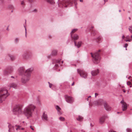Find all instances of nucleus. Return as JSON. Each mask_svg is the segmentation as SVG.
Instances as JSON below:
<instances>
[{
  "label": "nucleus",
  "instance_id": "obj_1",
  "mask_svg": "<svg viewBox=\"0 0 132 132\" xmlns=\"http://www.w3.org/2000/svg\"><path fill=\"white\" fill-rule=\"evenodd\" d=\"M36 107L32 104H29L24 108L23 110V113L27 118L32 116Z\"/></svg>",
  "mask_w": 132,
  "mask_h": 132
},
{
  "label": "nucleus",
  "instance_id": "obj_2",
  "mask_svg": "<svg viewBox=\"0 0 132 132\" xmlns=\"http://www.w3.org/2000/svg\"><path fill=\"white\" fill-rule=\"evenodd\" d=\"M33 70V68H31L26 70L25 73L24 74V77L21 79V81L22 83H26L29 80L30 78L31 73Z\"/></svg>",
  "mask_w": 132,
  "mask_h": 132
},
{
  "label": "nucleus",
  "instance_id": "obj_3",
  "mask_svg": "<svg viewBox=\"0 0 132 132\" xmlns=\"http://www.w3.org/2000/svg\"><path fill=\"white\" fill-rule=\"evenodd\" d=\"M9 95L7 90L4 88L0 90V102L2 103Z\"/></svg>",
  "mask_w": 132,
  "mask_h": 132
},
{
  "label": "nucleus",
  "instance_id": "obj_4",
  "mask_svg": "<svg viewBox=\"0 0 132 132\" xmlns=\"http://www.w3.org/2000/svg\"><path fill=\"white\" fill-rule=\"evenodd\" d=\"M100 51V50H99L98 51L95 52L93 54L92 53H90L93 58V61L94 63L98 64L100 62V57L99 52Z\"/></svg>",
  "mask_w": 132,
  "mask_h": 132
},
{
  "label": "nucleus",
  "instance_id": "obj_5",
  "mask_svg": "<svg viewBox=\"0 0 132 132\" xmlns=\"http://www.w3.org/2000/svg\"><path fill=\"white\" fill-rule=\"evenodd\" d=\"M61 60L59 59L57 60H53L52 61V63L51 64V67H52L53 69L56 70L63 63V61L61 62Z\"/></svg>",
  "mask_w": 132,
  "mask_h": 132
},
{
  "label": "nucleus",
  "instance_id": "obj_6",
  "mask_svg": "<svg viewBox=\"0 0 132 132\" xmlns=\"http://www.w3.org/2000/svg\"><path fill=\"white\" fill-rule=\"evenodd\" d=\"M33 53L30 51H25L22 55V57L23 60H28L31 59L32 57Z\"/></svg>",
  "mask_w": 132,
  "mask_h": 132
},
{
  "label": "nucleus",
  "instance_id": "obj_7",
  "mask_svg": "<svg viewBox=\"0 0 132 132\" xmlns=\"http://www.w3.org/2000/svg\"><path fill=\"white\" fill-rule=\"evenodd\" d=\"M21 105H16L14 107L13 112L14 114L18 116L22 114V110Z\"/></svg>",
  "mask_w": 132,
  "mask_h": 132
},
{
  "label": "nucleus",
  "instance_id": "obj_8",
  "mask_svg": "<svg viewBox=\"0 0 132 132\" xmlns=\"http://www.w3.org/2000/svg\"><path fill=\"white\" fill-rule=\"evenodd\" d=\"M13 71V68L11 66L7 67L3 71V74L4 75L6 76L12 73Z\"/></svg>",
  "mask_w": 132,
  "mask_h": 132
},
{
  "label": "nucleus",
  "instance_id": "obj_9",
  "mask_svg": "<svg viewBox=\"0 0 132 132\" xmlns=\"http://www.w3.org/2000/svg\"><path fill=\"white\" fill-rule=\"evenodd\" d=\"M58 2H57V3L58 4V5L59 7L62 8L67 7L68 5H69L70 3H71L68 1L64 0L61 3H59V0H58Z\"/></svg>",
  "mask_w": 132,
  "mask_h": 132
},
{
  "label": "nucleus",
  "instance_id": "obj_10",
  "mask_svg": "<svg viewBox=\"0 0 132 132\" xmlns=\"http://www.w3.org/2000/svg\"><path fill=\"white\" fill-rule=\"evenodd\" d=\"M79 74L81 77L85 79L87 78V73L81 69H79L77 70Z\"/></svg>",
  "mask_w": 132,
  "mask_h": 132
},
{
  "label": "nucleus",
  "instance_id": "obj_11",
  "mask_svg": "<svg viewBox=\"0 0 132 132\" xmlns=\"http://www.w3.org/2000/svg\"><path fill=\"white\" fill-rule=\"evenodd\" d=\"M121 104L122 110L123 111H126L127 109V105L126 103L125 102L123 99L121 101Z\"/></svg>",
  "mask_w": 132,
  "mask_h": 132
},
{
  "label": "nucleus",
  "instance_id": "obj_12",
  "mask_svg": "<svg viewBox=\"0 0 132 132\" xmlns=\"http://www.w3.org/2000/svg\"><path fill=\"white\" fill-rule=\"evenodd\" d=\"M65 100L68 103L71 104L74 101V99L73 97L68 95L65 96Z\"/></svg>",
  "mask_w": 132,
  "mask_h": 132
},
{
  "label": "nucleus",
  "instance_id": "obj_13",
  "mask_svg": "<svg viewBox=\"0 0 132 132\" xmlns=\"http://www.w3.org/2000/svg\"><path fill=\"white\" fill-rule=\"evenodd\" d=\"M107 117V116L105 115L101 117L99 119V123L101 124H103L104 122L105 119Z\"/></svg>",
  "mask_w": 132,
  "mask_h": 132
},
{
  "label": "nucleus",
  "instance_id": "obj_14",
  "mask_svg": "<svg viewBox=\"0 0 132 132\" xmlns=\"http://www.w3.org/2000/svg\"><path fill=\"white\" fill-rule=\"evenodd\" d=\"M26 71L23 67H21L18 69V72L21 75L25 74Z\"/></svg>",
  "mask_w": 132,
  "mask_h": 132
},
{
  "label": "nucleus",
  "instance_id": "obj_15",
  "mask_svg": "<svg viewBox=\"0 0 132 132\" xmlns=\"http://www.w3.org/2000/svg\"><path fill=\"white\" fill-rule=\"evenodd\" d=\"M9 128V132H13L15 129V126H12L11 125L9 124L8 126Z\"/></svg>",
  "mask_w": 132,
  "mask_h": 132
},
{
  "label": "nucleus",
  "instance_id": "obj_16",
  "mask_svg": "<svg viewBox=\"0 0 132 132\" xmlns=\"http://www.w3.org/2000/svg\"><path fill=\"white\" fill-rule=\"evenodd\" d=\"M15 129L13 132H19L20 130H23L24 129L19 126H15Z\"/></svg>",
  "mask_w": 132,
  "mask_h": 132
},
{
  "label": "nucleus",
  "instance_id": "obj_17",
  "mask_svg": "<svg viewBox=\"0 0 132 132\" xmlns=\"http://www.w3.org/2000/svg\"><path fill=\"white\" fill-rule=\"evenodd\" d=\"M42 119L43 120L45 121H47L48 120L47 115L44 112L43 113L42 117Z\"/></svg>",
  "mask_w": 132,
  "mask_h": 132
},
{
  "label": "nucleus",
  "instance_id": "obj_18",
  "mask_svg": "<svg viewBox=\"0 0 132 132\" xmlns=\"http://www.w3.org/2000/svg\"><path fill=\"white\" fill-rule=\"evenodd\" d=\"M104 106L105 110L108 111H110L111 110V108L106 103L104 104Z\"/></svg>",
  "mask_w": 132,
  "mask_h": 132
},
{
  "label": "nucleus",
  "instance_id": "obj_19",
  "mask_svg": "<svg viewBox=\"0 0 132 132\" xmlns=\"http://www.w3.org/2000/svg\"><path fill=\"white\" fill-rule=\"evenodd\" d=\"M99 73V71L98 69L93 70L91 71V74L93 76H95L98 75Z\"/></svg>",
  "mask_w": 132,
  "mask_h": 132
},
{
  "label": "nucleus",
  "instance_id": "obj_20",
  "mask_svg": "<svg viewBox=\"0 0 132 132\" xmlns=\"http://www.w3.org/2000/svg\"><path fill=\"white\" fill-rule=\"evenodd\" d=\"M71 35L72 38H73L74 40H77L79 38L77 34H75L73 35L71 34Z\"/></svg>",
  "mask_w": 132,
  "mask_h": 132
},
{
  "label": "nucleus",
  "instance_id": "obj_21",
  "mask_svg": "<svg viewBox=\"0 0 132 132\" xmlns=\"http://www.w3.org/2000/svg\"><path fill=\"white\" fill-rule=\"evenodd\" d=\"M10 87H12L15 89H16L18 87V86L16 84L14 83L10 84L9 85Z\"/></svg>",
  "mask_w": 132,
  "mask_h": 132
},
{
  "label": "nucleus",
  "instance_id": "obj_22",
  "mask_svg": "<svg viewBox=\"0 0 132 132\" xmlns=\"http://www.w3.org/2000/svg\"><path fill=\"white\" fill-rule=\"evenodd\" d=\"M75 45V46H76L78 48L80 47L81 46L82 44V42L79 41L78 42V44H77V42L76 41H74Z\"/></svg>",
  "mask_w": 132,
  "mask_h": 132
},
{
  "label": "nucleus",
  "instance_id": "obj_23",
  "mask_svg": "<svg viewBox=\"0 0 132 132\" xmlns=\"http://www.w3.org/2000/svg\"><path fill=\"white\" fill-rule=\"evenodd\" d=\"M56 108L57 110V113L59 114H62V112L60 111L61 108L58 105L56 106Z\"/></svg>",
  "mask_w": 132,
  "mask_h": 132
},
{
  "label": "nucleus",
  "instance_id": "obj_24",
  "mask_svg": "<svg viewBox=\"0 0 132 132\" xmlns=\"http://www.w3.org/2000/svg\"><path fill=\"white\" fill-rule=\"evenodd\" d=\"M57 51L56 50H53L50 55L55 56L57 54Z\"/></svg>",
  "mask_w": 132,
  "mask_h": 132
},
{
  "label": "nucleus",
  "instance_id": "obj_25",
  "mask_svg": "<svg viewBox=\"0 0 132 132\" xmlns=\"http://www.w3.org/2000/svg\"><path fill=\"white\" fill-rule=\"evenodd\" d=\"M76 119L78 121H82L83 119V118L82 116L79 115L78 117L76 118Z\"/></svg>",
  "mask_w": 132,
  "mask_h": 132
},
{
  "label": "nucleus",
  "instance_id": "obj_26",
  "mask_svg": "<svg viewBox=\"0 0 132 132\" xmlns=\"http://www.w3.org/2000/svg\"><path fill=\"white\" fill-rule=\"evenodd\" d=\"M19 40L20 39L19 37H16L14 39V43L16 44H17L19 42Z\"/></svg>",
  "mask_w": 132,
  "mask_h": 132
},
{
  "label": "nucleus",
  "instance_id": "obj_27",
  "mask_svg": "<svg viewBox=\"0 0 132 132\" xmlns=\"http://www.w3.org/2000/svg\"><path fill=\"white\" fill-rule=\"evenodd\" d=\"M130 37L129 36H127L126 38L127 39H125V40L126 42H130L132 40V39H130Z\"/></svg>",
  "mask_w": 132,
  "mask_h": 132
},
{
  "label": "nucleus",
  "instance_id": "obj_28",
  "mask_svg": "<svg viewBox=\"0 0 132 132\" xmlns=\"http://www.w3.org/2000/svg\"><path fill=\"white\" fill-rule=\"evenodd\" d=\"M50 4H53L54 3L53 0H45Z\"/></svg>",
  "mask_w": 132,
  "mask_h": 132
},
{
  "label": "nucleus",
  "instance_id": "obj_29",
  "mask_svg": "<svg viewBox=\"0 0 132 132\" xmlns=\"http://www.w3.org/2000/svg\"><path fill=\"white\" fill-rule=\"evenodd\" d=\"M10 59L12 60H14L15 58V57L13 55H9Z\"/></svg>",
  "mask_w": 132,
  "mask_h": 132
},
{
  "label": "nucleus",
  "instance_id": "obj_30",
  "mask_svg": "<svg viewBox=\"0 0 132 132\" xmlns=\"http://www.w3.org/2000/svg\"><path fill=\"white\" fill-rule=\"evenodd\" d=\"M93 104L95 105H98L100 104L97 101H95L93 102Z\"/></svg>",
  "mask_w": 132,
  "mask_h": 132
},
{
  "label": "nucleus",
  "instance_id": "obj_31",
  "mask_svg": "<svg viewBox=\"0 0 132 132\" xmlns=\"http://www.w3.org/2000/svg\"><path fill=\"white\" fill-rule=\"evenodd\" d=\"M77 29H73L72 31H71V34H72V33H74L75 32H76L77 31Z\"/></svg>",
  "mask_w": 132,
  "mask_h": 132
},
{
  "label": "nucleus",
  "instance_id": "obj_32",
  "mask_svg": "<svg viewBox=\"0 0 132 132\" xmlns=\"http://www.w3.org/2000/svg\"><path fill=\"white\" fill-rule=\"evenodd\" d=\"M60 121H64L65 120V118L63 117H60L59 118Z\"/></svg>",
  "mask_w": 132,
  "mask_h": 132
},
{
  "label": "nucleus",
  "instance_id": "obj_33",
  "mask_svg": "<svg viewBox=\"0 0 132 132\" xmlns=\"http://www.w3.org/2000/svg\"><path fill=\"white\" fill-rule=\"evenodd\" d=\"M36 103L38 105H40V100L38 98H37V99Z\"/></svg>",
  "mask_w": 132,
  "mask_h": 132
},
{
  "label": "nucleus",
  "instance_id": "obj_34",
  "mask_svg": "<svg viewBox=\"0 0 132 132\" xmlns=\"http://www.w3.org/2000/svg\"><path fill=\"white\" fill-rule=\"evenodd\" d=\"M8 7L9 8L13 9L14 8V7L13 5H10L8 6Z\"/></svg>",
  "mask_w": 132,
  "mask_h": 132
},
{
  "label": "nucleus",
  "instance_id": "obj_35",
  "mask_svg": "<svg viewBox=\"0 0 132 132\" xmlns=\"http://www.w3.org/2000/svg\"><path fill=\"white\" fill-rule=\"evenodd\" d=\"M92 34H93L94 35L96 34L97 32L95 30H93L92 31Z\"/></svg>",
  "mask_w": 132,
  "mask_h": 132
},
{
  "label": "nucleus",
  "instance_id": "obj_36",
  "mask_svg": "<svg viewBox=\"0 0 132 132\" xmlns=\"http://www.w3.org/2000/svg\"><path fill=\"white\" fill-rule=\"evenodd\" d=\"M101 40V38L100 37H99L97 38V40H96L98 43H99L100 42V40Z\"/></svg>",
  "mask_w": 132,
  "mask_h": 132
},
{
  "label": "nucleus",
  "instance_id": "obj_37",
  "mask_svg": "<svg viewBox=\"0 0 132 132\" xmlns=\"http://www.w3.org/2000/svg\"><path fill=\"white\" fill-rule=\"evenodd\" d=\"M126 131L127 132H131V129L130 128H127Z\"/></svg>",
  "mask_w": 132,
  "mask_h": 132
},
{
  "label": "nucleus",
  "instance_id": "obj_38",
  "mask_svg": "<svg viewBox=\"0 0 132 132\" xmlns=\"http://www.w3.org/2000/svg\"><path fill=\"white\" fill-rule=\"evenodd\" d=\"M127 85H129L131 84V82L130 81H128L127 82Z\"/></svg>",
  "mask_w": 132,
  "mask_h": 132
},
{
  "label": "nucleus",
  "instance_id": "obj_39",
  "mask_svg": "<svg viewBox=\"0 0 132 132\" xmlns=\"http://www.w3.org/2000/svg\"><path fill=\"white\" fill-rule=\"evenodd\" d=\"M48 83L49 84V87L50 88H51L52 85V84H50L49 82H48Z\"/></svg>",
  "mask_w": 132,
  "mask_h": 132
},
{
  "label": "nucleus",
  "instance_id": "obj_40",
  "mask_svg": "<svg viewBox=\"0 0 132 132\" xmlns=\"http://www.w3.org/2000/svg\"><path fill=\"white\" fill-rule=\"evenodd\" d=\"M24 2L23 1L21 2V4L22 5H24Z\"/></svg>",
  "mask_w": 132,
  "mask_h": 132
},
{
  "label": "nucleus",
  "instance_id": "obj_41",
  "mask_svg": "<svg viewBox=\"0 0 132 132\" xmlns=\"http://www.w3.org/2000/svg\"><path fill=\"white\" fill-rule=\"evenodd\" d=\"M129 30L130 32L132 33V29L130 28H129Z\"/></svg>",
  "mask_w": 132,
  "mask_h": 132
},
{
  "label": "nucleus",
  "instance_id": "obj_42",
  "mask_svg": "<svg viewBox=\"0 0 132 132\" xmlns=\"http://www.w3.org/2000/svg\"><path fill=\"white\" fill-rule=\"evenodd\" d=\"M24 27L25 28V35L26 36V34H27V30H26V27H25V26H24Z\"/></svg>",
  "mask_w": 132,
  "mask_h": 132
},
{
  "label": "nucleus",
  "instance_id": "obj_43",
  "mask_svg": "<svg viewBox=\"0 0 132 132\" xmlns=\"http://www.w3.org/2000/svg\"><path fill=\"white\" fill-rule=\"evenodd\" d=\"M128 46V44L126 43L125 44V46L124 47H125V48H126Z\"/></svg>",
  "mask_w": 132,
  "mask_h": 132
},
{
  "label": "nucleus",
  "instance_id": "obj_44",
  "mask_svg": "<svg viewBox=\"0 0 132 132\" xmlns=\"http://www.w3.org/2000/svg\"><path fill=\"white\" fill-rule=\"evenodd\" d=\"M98 95V94L97 93H95V97H96V96Z\"/></svg>",
  "mask_w": 132,
  "mask_h": 132
},
{
  "label": "nucleus",
  "instance_id": "obj_45",
  "mask_svg": "<svg viewBox=\"0 0 132 132\" xmlns=\"http://www.w3.org/2000/svg\"><path fill=\"white\" fill-rule=\"evenodd\" d=\"M30 128L33 130H34V128L32 127L31 126H30Z\"/></svg>",
  "mask_w": 132,
  "mask_h": 132
},
{
  "label": "nucleus",
  "instance_id": "obj_46",
  "mask_svg": "<svg viewBox=\"0 0 132 132\" xmlns=\"http://www.w3.org/2000/svg\"><path fill=\"white\" fill-rule=\"evenodd\" d=\"M109 132H116L112 130H110L109 131Z\"/></svg>",
  "mask_w": 132,
  "mask_h": 132
},
{
  "label": "nucleus",
  "instance_id": "obj_47",
  "mask_svg": "<svg viewBox=\"0 0 132 132\" xmlns=\"http://www.w3.org/2000/svg\"><path fill=\"white\" fill-rule=\"evenodd\" d=\"M125 38V36L124 35H123L122 37V39H124Z\"/></svg>",
  "mask_w": 132,
  "mask_h": 132
},
{
  "label": "nucleus",
  "instance_id": "obj_48",
  "mask_svg": "<svg viewBox=\"0 0 132 132\" xmlns=\"http://www.w3.org/2000/svg\"><path fill=\"white\" fill-rule=\"evenodd\" d=\"M129 28H130L132 29V26H129Z\"/></svg>",
  "mask_w": 132,
  "mask_h": 132
},
{
  "label": "nucleus",
  "instance_id": "obj_49",
  "mask_svg": "<svg viewBox=\"0 0 132 132\" xmlns=\"http://www.w3.org/2000/svg\"><path fill=\"white\" fill-rule=\"evenodd\" d=\"M74 85V82H73L72 83V84H71V85L72 86H73Z\"/></svg>",
  "mask_w": 132,
  "mask_h": 132
},
{
  "label": "nucleus",
  "instance_id": "obj_50",
  "mask_svg": "<svg viewBox=\"0 0 132 132\" xmlns=\"http://www.w3.org/2000/svg\"><path fill=\"white\" fill-rule=\"evenodd\" d=\"M108 0H104V3H105L106 2L108 1ZM105 3H104V4Z\"/></svg>",
  "mask_w": 132,
  "mask_h": 132
},
{
  "label": "nucleus",
  "instance_id": "obj_51",
  "mask_svg": "<svg viewBox=\"0 0 132 132\" xmlns=\"http://www.w3.org/2000/svg\"><path fill=\"white\" fill-rule=\"evenodd\" d=\"M48 36V37L49 38H51L52 37L50 35H49Z\"/></svg>",
  "mask_w": 132,
  "mask_h": 132
},
{
  "label": "nucleus",
  "instance_id": "obj_52",
  "mask_svg": "<svg viewBox=\"0 0 132 132\" xmlns=\"http://www.w3.org/2000/svg\"><path fill=\"white\" fill-rule=\"evenodd\" d=\"M93 28H94L93 26H92L90 28V30H91V29H93Z\"/></svg>",
  "mask_w": 132,
  "mask_h": 132
},
{
  "label": "nucleus",
  "instance_id": "obj_53",
  "mask_svg": "<svg viewBox=\"0 0 132 132\" xmlns=\"http://www.w3.org/2000/svg\"><path fill=\"white\" fill-rule=\"evenodd\" d=\"M123 91L124 93L126 92V91L125 90L123 89Z\"/></svg>",
  "mask_w": 132,
  "mask_h": 132
},
{
  "label": "nucleus",
  "instance_id": "obj_54",
  "mask_svg": "<svg viewBox=\"0 0 132 132\" xmlns=\"http://www.w3.org/2000/svg\"><path fill=\"white\" fill-rule=\"evenodd\" d=\"M80 1L81 2H83V0H80Z\"/></svg>",
  "mask_w": 132,
  "mask_h": 132
},
{
  "label": "nucleus",
  "instance_id": "obj_55",
  "mask_svg": "<svg viewBox=\"0 0 132 132\" xmlns=\"http://www.w3.org/2000/svg\"><path fill=\"white\" fill-rule=\"evenodd\" d=\"M81 131L82 132H85V131H84L83 130H81Z\"/></svg>",
  "mask_w": 132,
  "mask_h": 132
},
{
  "label": "nucleus",
  "instance_id": "obj_56",
  "mask_svg": "<svg viewBox=\"0 0 132 132\" xmlns=\"http://www.w3.org/2000/svg\"><path fill=\"white\" fill-rule=\"evenodd\" d=\"M21 132H26V130H25L24 131H22Z\"/></svg>",
  "mask_w": 132,
  "mask_h": 132
},
{
  "label": "nucleus",
  "instance_id": "obj_57",
  "mask_svg": "<svg viewBox=\"0 0 132 132\" xmlns=\"http://www.w3.org/2000/svg\"><path fill=\"white\" fill-rule=\"evenodd\" d=\"M121 87L122 88H123L124 87V86H121Z\"/></svg>",
  "mask_w": 132,
  "mask_h": 132
},
{
  "label": "nucleus",
  "instance_id": "obj_58",
  "mask_svg": "<svg viewBox=\"0 0 132 132\" xmlns=\"http://www.w3.org/2000/svg\"><path fill=\"white\" fill-rule=\"evenodd\" d=\"M131 77L130 76H129V77H128V79H130Z\"/></svg>",
  "mask_w": 132,
  "mask_h": 132
},
{
  "label": "nucleus",
  "instance_id": "obj_59",
  "mask_svg": "<svg viewBox=\"0 0 132 132\" xmlns=\"http://www.w3.org/2000/svg\"><path fill=\"white\" fill-rule=\"evenodd\" d=\"M91 97V96H89L88 97V98H89L90 97Z\"/></svg>",
  "mask_w": 132,
  "mask_h": 132
},
{
  "label": "nucleus",
  "instance_id": "obj_60",
  "mask_svg": "<svg viewBox=\"0 0 132 132\" xmlns=\"http://www.w3.org/2000/svg\"><path fill=\"white\" fill-rule=\"evenodd\" d=\"M11 77L12 78H14V77L13 76H11Z\"/></svg>",
  "mask_w": 132,
  "mask_h": 132
},
{
  "label": "nucleus",
  "instance_id": "obj_61",
  "mask_svg": "<svg viewBox=\"0 0 132 132\" xmlns=\"http://www.w3.org/2000/svg\"><path fill=\"white\" fill-rule=\"evenodd\" d=\"M118 86L120 87V85H118Z\"/></svg>",
  "mask_w": 132,
  "mask_h": 132
},
{
  "label": "nucleus",
  "instance_id": "obj_62",
  "mask_svg": "<svg viewBox=\"0 0 132 132\" xmlns=\"http://www.w3.org/2000/svg\"><path fill=\"white\" fill-rule=\"evenodd\" d=\"M119 12H121V10H119Z\"/></svg>",
  "mask_w": 132,
  "mask_h": 132
},
{
  "label": "nucleus",
  "instance_id": "obj_63",
  "mask_svg": "<svg viewBox=\"0 0 132 132\" xmlns=\"http://www.w3.org/2000/svg\"><path fill=\"white\" fill-rule=\"evenodd\" d=\"M34 11H37V10L36 9H35L34 10Z\"/></svg>",
  "mask_w": 132,
  "mask_h": 132
},
{
  "label": "nucleus",
  "instance_id": "obj_64",
  "mask_svg": "<svg viewBox=\"0 0 132 132\" xmlns=\"http://www.w3.org/2000/svg\"><path fill=\"white\" fill-rule=\"evenodd\" d=\"M131 37L132 38V35L131 36Z\"/></svg>",
  "mask_w": 132,
  "mask_h": 132
}]
</instances>
